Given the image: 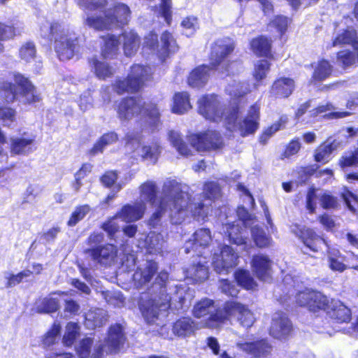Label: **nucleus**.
<instances>
[{
    "mask_svg": "<svg viewBox=\"0 0 358 358\" xmlns=\"http://www.w3.org/2000/svg\"><path fill=\"white\" fill-rule=\"evenodd\" d=\"M215 301L208 297L197 301L192 310V315L196 319L205 318L203 327L209 329H220L230 320L231 317H236L241 326L250 328L255 322L253 312L247 304L236 300H227L222 307H217L213 311Z\"/></svg>",
    "mask_w": 358,
    "mask_h": 358,
    "instance_id": "1",
    "label": "nucleus"
},
{
    "mask_svg": "<svg viewBox=\"0 0 358 358\" xmlns=\"http://www.w3.org/2000/svg\"><path fill=\"white\" fill-rule=\"evenodd\" d=\"M236 43L229 38L216 40L211 45L208 55L209 64L194 68L187 78V85L192 88L203 87L207 83L210 71H217L226 76L234 75L241 64L238 59L228 57L234 52Z\"/></svg>",
    "mask_w": 358,
    "mask_h": 358,
    "instance_id": "2",
    "label": "nucleus"
},
{
    "mask_svg": "<svg viewBox=\"0 0 358 358\" xmlns=\"http://www.w3.org/2000/svg\"><path fill=\"white\" fill-rule=\"evenodd\" d=\"M121 0H77L83 10L98 12L99 15H90L85 24L98 31L111 29L113 25H126L131 17L129 7Z\"/></svg>",
    "mask_w": 358,
    "mask_h": 358,
    "instance_id": "3",
    "label": "nucleus"
},
{
    "mask_svg": "<svg viewBox=\"0 0 358 358\" xmlns=\"http://www.w3.org/2000/svg\"><path fill=\"white\" fill-rule=\"evenodd\" d=\"M115 110L122 122L136 118V124L141 131L148 129L155 131L160 124V113L157 103H146L141 96H127L115 102Z\"/></svg>",
    "mask_w": 358,
    "mask_h": 358,
    "instance_id": "4",
    "label": "nucleus"
},
{
    "mask_svg": "<svg viewBox=\"0 0 358 358\" xmlns=\"http://www.w3.org/2000/svg\"><path fill=\"white\" fill-rule=\"evenodd\" d=\"M164 196L161 198L158 208L150 217L148 224L155 227L168 206L170 217L174 224H181L185 219L188 210V194L182 189L181 184L175 180H169L163 187Z\"/></svg>",
    "mask_w": 358,
    "mask_h": 358,
    "instance_id": "5",
    "label": "nucleus"
},
{
    "mask_svg": "<svg viewBox=\"0 0 358 358\" xmlns=\"http://www.w3.org/2000/svg\"><path fill=\"white\" fill-rule=\"evenodd\" d=\"M152 287L156 286L159 294L153 295L148 292L141 294L138 301L139 310L146 323L156 322L162 312H166L171 307L166 292L169 273L165 271L157 272Z\"/></svg>",
    "mask_w": 358,
    "mask_h": 358,
    "instance_id": "6",
    "label": "nucleus"
},
{
    "mask_svg": "<svg viewBox=\"0 0 358 358\" xmlns=\"http://www.w3.org/2000/svg\"><path fill=\"white\" fill-rule=\"evenodd\" d=\"M11 83L0 80V96L6 103H13L20 95L24 98V103L31 105L40 102L42 99L36 87L29 79L19 72L13 73Z\"/></svg>",
    "mask_w": 358,
    "mask_h": 358,
    "instance_id": "7",
    "label": "nucleus"
},
{
    "mask_svg": "<svg viewBox=\"0 0 358 358\" xmlns=\"http://www.w3.org/2000/svg\"><path fill=\"white\" fill-rule=\"evenodd\" d=\"M50 41L57 57L61 61H67L78 54L82 48V39L75 33L66 31L58 22H52L49 28Z\"/></svg>",
    "mask_w": 358,
    "mask_h": 358,
    "instance_id": "8",
    "label": "nucleus"
},
{
    "mask_svg": "<svg viewBox=\"0 0 358 358\" xmlns=\"http://www.w3.org/2000/svg\"><path fill=\"white\" fill-rule=\"evenodd\" d=\"M152 77L148 66L134 64L125 78H118L112 84L113 90L118 95L135 94L145 85V82Z\"/></svg>",
    "mask_w": 358,
    "mask_h": 358,
    "instance_id": "9",
    "label": "nucleus"
},
{
    "mask_svg": "<svg viewBox=\"0 0 358 358\" xmlns=\"http://www.w3.org/2000/svg\"><path fill=\"white\" fill-rule=\"evenodd\" d=\"M159 45L157 34L150 31L145 37L143 48L154 52L162 61H165L170 55L177 52L179 45L173 34L164 30L160 36Z\"/></svg>",
    "mask_w": 358,
    "mask_h": 358,
    "instance_id": "10",
    "label": "nucleus"
},
{
    "mask_svg": "<svg viewBox=\"0 0 358 358\" xmlns=\"http://www.w3.org/2000/svg\"><path fill=\"white\" fill-rule=\"evenodd\" d=\"M296 304L306 308L309 312L318 313L329 308V299L322 292L316 289L305 288L295 296Z\"/></svg>",
    "mask_w": 358,
    "mask_h": 358,
    "instance_id": "11",
    "label": "nucleus"
},
{
    "mask_svg": "<svg viewBox=\"0 0 358 358\" xmlns=\"http://www.w3.org/2000/svg\"><path fill=\"white\" fill-rule=\"evenodd\" d=\"M197 112L209 122L217 123L223 120L220 97L215 93L205 94L198 99Z\"/></svg>",
    "mask_w": 358,
    "mask_h": 358,
    "instance_id": "12",
    "label": "nucleus"
},
{
    "mask_svg": "<svg viewBox=\"0 0 358 358\" xmlns=\"http://www.w3.org/2000/svg\"><path fill=\"white\" fill-rule=\"evenodd\" d=\"M189 141L199 152L217 150L222 149L224 145L220 133L215 130L192 134L189 137Z\"/></svg>",
    "mask_w": 358,
    "mask_h": 358,
    "instance_id": "13",
    "label": "nucleus"
},
{
    "mask_svg": "<svg viewBox=\"0 0 358 358\" xmlns=\"http://www.w3.org/2000/svg\"><path fill=\"white\" fill-rule=\"evenodd\" d=\"M294 327L291 320L282 313L272 318L268 334L278 340H287L292 336Z\"/></svg>",
    "mask_w": 358,
    "mask_h": 358,
    "instance_id": "14",
    "label": "nucleus"
},
{
    "mask_svg": "<svg viewBox=\"0 0 358 358\" xmlns=\"http://www.w3.org/2000/svg\"><path fill=\"white\" fill-rule=\"evenodd\" d=\"M239 256L229 245H224L220 250V255L213 262V269L217 273H228L238 264Z\"/></svg>",
    "mask_w": 358,
    "mask_h": 358,
    "instance_id": "15",
    "label": "nucleus"
},
{
    "mask_svg": "<svg viewBox=\"0 0 358 358\" xmlns=\"http://www.w3.org/2000/svg\"><path fill=\"white\" fill-rule=\"evenodd\" d=\"M296 88L294 78L286 76L276 78L268 90L269 96L273 99H285L289 98Z\"/></svg>",
    "mask_w": 358,
    "mask_h": 358,
    "instance_id": "16",
    "label": "nucleus"
},
{
    "mask_svg": "<svg viewBox=\"0 0 358 358\" xmlns=\"http://www.w3.org/2000/svg\"><path fill=\"white\" fill-rule=\"evenodd\" d=\"M296 236L310 251L317 252L325 243L324 238L310 227L303 226L296 229Z\"/></svg>",
    "mask_w": 358,
    "mask_h": 358,
    "instance_id": "17",
    "label": "nucleus"
},
{
    "mask_svg": "<svg viewBox=\"0 0 358 358\" xmlns=\"http://www.w3.org/2000/svg\"><path fill=\"white\" fill-rule=\"evenodd\" d=\"M260 108L254 103L250 106L248 114L238 124V130L242 137L253 135L259 127Z\"/></svg>",
    "mask_w": 358,
    "mask_h": 358,
    "instance_id": "18",
    "label": "nucleus"
},
{
    "mask_svg": "<svg viewBox=\"0 0 358 358\" xmlns=\"http://www.w3.org/2000/svg\"><path fill=\"white\" fill-rule=\"evenodd\" d=\"M237 346L247 355L256 358L267 357L271 353L273 349V346L266 338L239 343Z\"/></svg>",
    "mask_w": 358,
    "mask_h": 358,
    "instance_id": "19",
    "label": "nucleus"
},
{
    "mask_svg": "<svg viewBox=\"0 0 358 358\" xmlns=\"http://www.w3.org/2000/svg\"><path fill=\"white\" fill-rule=\"evenodd\" d=\"M250 50L257 57H264L269 60L275 59L272 51V40L265 35H258L252 38L249 43Z\"/></svg>",
    "mask_w": 358,
    "mask_h": 358,
    "instance_id": "20",
    "label": "nucleus"
},
{
    "mask_svg": "<svg viewBox=\"0 0 358 358\" xmlns=\"http://www.w3.org/2000/svg\"><path fill=\"white\" fill-rule=\"evenodd\" d=\"M325 312L338 324L348 323L352 318L351 310L342 301L334 299L329 301V308Z\"/></svg>",
    "mask_w": 358,
    "mask_h": 358,
    "instance_id": "21",
    "label": "nucleus"
},
{
    "mask_svg": "<svg viewBox=\"0 0 358 358\" xmlns=\"http://www.w3.org/2000/svg\"><path fill=\"white\" fill-rule=\"evenodd\" d=\"M146 210L145 203L143 201L132 204H125L115 215L125 222H133L140 220L144 215Z\"/></svg>",
    "mask_w": 358,
    "mask_h": 358,
    "instance_id": "22",
    "label": "nucleus"
},
{
    "mask_svg": "<svg viewBox=\"0 0 358 358\" xmlns=\"http://www.w3.org/2000/svg\"><path fill=\"white\" fill-rule=\"evenodd\" d=\"M311 67L313 68L309 83L317 85L327 80L332 75L334 66L331 62L324 58H321L316 63H312Z\"/></svg>",
    "mask_w": 358,
    "mask_h": 358,
    "instance_id": "23",
    "label": "nucleus"
},
{
    "mask_svg": "<svg viewBox=\"0 0 358 358\" xmlns=\"http://www.w3.org/2000/svg\"><path fill=\"white\" fill-rule=\"evenodd\" d=\"M158 263L153 260H147L143 267H138L133 274V279L138 286L142 287L149 283L158 271Z\"/></svg>",
    "mask_w": 358,
    "mask_h": 358,
    "instance_id": "24",
    "label": "nucleus"
},
{
    "mask_svg": "<svg viewBox=\"0 0 358 358\" xmlns=\"http://www.w3.org/2000/svg\"><path fill=\"white\" fill-rule=\"evenodd\" d=\"M251 267L257 278L264 281L271 278L272 261L264 255H254L251 259Z\"/></svg>",
    "mask_w": 358,
    "mask_h": 358,
    "instance_id": "25",
    "label": "nucleus"
},
{
    "mask_svg": "<svg viewBox=\"0 0 358 358\" xmlns=\"http://www.w3.org/2000/svg\"><path fill=\"white\" fill-rule=\"evenodd\" d=\"M196 322L189 316H181L172 324L173 334L180 338L193 334L196 330Z\"/></svg>",
    "mask_w": 358,
    "mask_h": 358,
    "instance_id": "26",
    "label": "nucleus"
},
{
    "mask_svg": "<svg viewBox=\"0 0 358 358\" xmlns=\"http://www.w3.org/2000/svg\"><path fill=\"white\" fill-rule=\"evenodd\" d=\"M162 149L160 141L154 139L149 143L141 146V159L143 162L147 161L152 164H155L162 155Z\"/></svg>",
    "mask_w": 358,
    "mask_h": 358,
    "instance_id": "27",
    "label": "nucleus"
},
{
    "mask_svg": "<svg viewBox=\"0 0 358 358\" xmlns=\"http://www.w3.org/2000/svg\"><path fill=\"white\" fill-rule=\"evenodd\" d=\"M102 40L101 55L104 59L113 58L119 50L120 41L118 36L107 34L100 36Z\"/></svg>",
    "mask_w": 358,
    "mask_h": 358,
    "instance_id": "28",
    "label": "nucleus"
},
{
    "mask_svg": "<svg viewBox=\"0 0 358 358\" xmlns=\"http://www.w3.org/2000/svg\"><path fill=\"white\" fill-rule=\"evenodd\" d=\"M223 120L227 125L234 124L241 112V99L240 96L231 97L223 108Z\"/></svg>",
    "mask_w": 358,
    "mask_h": 358,
    "instance_id": "29",
    "label": "nucleus"
},
{
    "mask_svg": "<svg viewBox=\"0 0 358 358\" xmlns=\"http://www.w3.org/2000/svg\"><path fill=\"white\" fill-rule=\"evenodd\" d=\"M125 341L124 329L120 324H115L109 327L107 344L111 352H118Z\"/></svg>",
    "mask_w": 358,
    "mask_h": 358,
    "instance_id": "30",
    "label": "nucleus"
},
{
    "mask_svg": "<svg viewBox=\"0 0 358 358\" xmlns=\"http://www.w3.org/2000/svg\"><path fill=\"white\" fill-rule=\"evenodd\" d=\"M192 108L189 94L186 91L174 93L172 98L171 112L182 115Z\"/></svg>",
    "mask_w": 358,
    "mask_h": 358,
    "instance_id": "31",
    "label": "nucleus"
},
{
    "mask_svg": "<svg viewBox=\"0 0 358 358\" xmlns=\"http://www.w3.org/2000/svg\"><path fill=\"white\" fill-rule=\"evenodd\" d=\"M87 62L99 79L106 80L112 77L114 73L112 66L108 63L99 60L96 56L88 58Z\"/></svg>",
    "mask_w": 358,
    "mask_h": 358,
    "instance_id": "32",
    "label": "nucleus"
},
{
    "mask_svg": "<svg viewBox=\"0 0 358 358\" xmlns=\"http://www.w3.org/2000/svg\"><path fill=\"white\" fill-rule=\"evenodd\" d=\"M337 147L338 143L335 140L322 142L315 150L314 160L322 164L328 163L331 159V155Z\"/></svg>",
    "mask_w": 358,
    "mask_h": 358,
    "instance_id": "33",
    "label": "nucleus"
},
{
    "mask_svg": "<svg viewBox=\"0 0 358 358\" xmlns=\"http://www.w3.org/2000/svg\"><path fill=\"white\" fill-rule=\"evenodd\" d=\"M121 36L123 38L122 49L124 55L127 57L134 56L141 45L140 36L133 31H124Z\"/></svg>",
    "mask_w": 358,
    "mask_h": 358,
    "instance_id": "34",
    "label": "nucleus"
},
{
    "mask_svg": "<svg viewBox=\"0 0 358 358\" xmlns=\"http://www.w3.org/2000/svg\"><path fill=\"white\" fill-rule=\"evenodd\" d=\"M118 140L119 136L116 132L111 131L104 133L88 150V154L94 156L99 153H102L106 146L115 143Z\"/></svg>",
    "mask_w": 358,
    "mask_h": 358,
    "instance_id": "35",
    "label": "nucleus"
},
{
    "mask_svg": "<svg viewBox=\"0 0 358 358\" xmlns=\"http://www.w3.org/2000/svg\"><path fill=\"white\" fill-rule=\"evenodd\" d=\"M234 278L239 287L248 291L255 290L258 286L250 271L245 268L236 269L234 273Z\"/></svg>",
    "mask_w": 358,
    "mask_h": 358,
    "instance_id": "36",
    "label": "nucleus"
},
{
    "mask_svg": "<svg viewBox=\"0 0 358 358\" xmlns=\"http://www.w3.org/2000/svg\"><path fill=\"white\" fill-rule=\"evenodd\" d=\"M187 278L194 284L201 283L209 277L208 266L200 262L192 264L186 271Z\"/></svg>",
    "mask_w": 358,
    "mask_h": 358,
    "instance_id": "37",
    "label": "nucleus"
},
{
    "mask_svg": "<svg viewBox=\"0 0 358 358\" xmlns=\"http://www.w3.org/2000/svg\"><path fill=\"white\" fill-rule=\"evenodd\" d=\"M60 308L59 300L45 296L38 299L35 302V312L38 314H50L57 312Z\"/></svg>",
    "mask_w": 358,
    "mask_h": 358,
    "instance_id": "38",
    "label": "nucleus"
},
{
    "mask_svg": "<svg viewBox=\"0 0 358 358\" xmlns=\"http://www.w3.org/2000/svg\"><path fill=\"white\" fill-rule=\"evenodd\" d=\"M292 21V18L279 14L274 15L267 25L273 28L277 31L279 38L282 39L287 33Z\"/></svg>",
    "mask_w": 358,
    "mask_h": 358,
    "instance_id": "39",
    "label": "nucleus"
},
{
    "mask_svg": "<svg viewBox=\"0 0 358 358\" xmlns=\"http://www.w3.org/2000/svg\"><path fill=\"white\" fill-rule=\"evenodd\" d=\"M18 34L13 22L0 21V54L4 52L5 48L2 42L14 39Z\"/></svg>",
    "mask_w": 358,
    "mask_h": 358,
    "instance_id": "40",
    "label": "nucleus"
},
{
    "mask_svg": "<svg viewBox=\"0 0 358 358\" xmlns=\"http://www.w3.org/2000/svg\"><path fill=\"white\" fill-rule=\"evenodd\" d=\"M87 252L94 260L101 262L103 260H108L113 257L114 246L112 244L107 243L88 249Z\"/></svg>",
    "mask_w": 358,
    "mask_h": 358,
    "instance_id": "41",
    "label": "nucleus"
},
{
    "mask_svg": "<svg viewBox=\"0 0 358 358\" xmlns=\"http://www.w3.org/2000/svg\"><path fill=\"white\" fill-rule=\"evenodd\" d=\"M212 241L211 231L208 228H200L192 236V247L207 248Z\"/></svg>",
    "mask_w": 358,
    "mask_h": 358,
    "instance_id": "42",
    "label": "nucleus"
},
{
    "mask_svg": "<svg viewBox=\"0 0 358 358\" xmlns=\"http://www.w3.org/2000/svg\"><path fill=\"white\" fill-rule=\"evenodd\" d=\"M225 234L231 243L237 245H245L247 243V238L241 235V228L234 222L226 224Z\"/></svg>",
    "mask_w": 358,
    "mask_h": 358,
    "instance_id": "43",
    "label": "nucleus"
},
{
    "mask_svg": "<svg viewBox=\"0 0 358 358\" xmlns=\"http://www.w3.org/2000/svg\"><path fill=\"white\" fill-rule=\"evenodd\" d=\"M190 213L194 220L205 221L211 209V204H206L203 200L191 203Z\"/></svg>",
    "mask_w": 358,
    "mask_h": 358,
    "instance_id": "44",
    "label": "nucleus"
},
{
    "mask_svg": "<svg viewBox=\"0 0 358 358\" xmlns=\"http://www.w3.org/2000/svg\"><path fill=\"white\" fill-rule=\"evenodd\" d=\"M90 211L91 207L89 204L86 203L76 206L69 216L66 223L67 225L69 227L76 226L79 222L83 220Z\"/></svg>",
    "mask_w": 358,
    "mask_h": 358,
    "instance_id": "45",
    "label": "nucleus"
},
{
    "mask_svg": "<svg viewBox=\"0 0 358 358\" xmlns=\"http://www.w3.org/2000/svg\"><path fill=\"white\" fill-rule=\"evenodd\" d=\"M62 342L64 346L71 347L76 341L79 335V327L76 322H69L66 327Z\"/></svg>",
    "mask_w": 358,
    "mask_h": 358,
    "instance_id": "46",
    "label": "nucleus"
},
{
    "mask_svg": "<svg viewBox=\"0 0 358 358\" xmlns=\"http://www.w3.org/2000/svg\"><path fill=\"white\" fill-rule=\"evenodd\" d=\"M252 237L255 245L259 248H266L270 246L271 238L267 236L265 231L259 227L252 229Z\"/></svg>",
    "mask_w": 358,
    "mask_h": 358,
    "instance_id": "47",
    "label": "nucleus"
},
{
    "mask_svg": "<svg viewBox=\"0 0 358 358\" xmlns=\"http://www.w3.org/2000/svg\"><path fill=\"white\" fill-rule=\"evenodd\" d=\"M141 194L144 196L148 201L152 205H155L157 198V188L152 182H145L141 185Z\"/></svg>",
    "mask_w": 358,
    "mask_h": 358,
    "instance_id": "48",
    "label": "nucleus"
},
{
    "mask_svg": "<svg viewBox=\"0 0 358 358\" xmlns=\"http://www.w3.org/2000/svg\"><path fill=\"white\" fill-rule=\"evenodd\" d=\"M33 138H16L11 140L10 152L14 155H22L26 152V148L34 143Z\"/></svg>",
    "mask_w": 358,
    "mask_h": 358,
    "instance_id": "49",
    "label": "nucleus"
},
{
    "mask_svg": "<svg viewBox=\"0 0 358 358\" xmlns=\"http://www.w3.org/2000/svg\"><path fill=\"white\" fill-rule=\"evenodd\" d=\"M339 167L345 170L358 166V148L349 155H343L338 161Z\"/></svg>",
    "mask_w": 358,
    "mask_h": 358,
    "instance_id": "50",
    "label": "nucleus"
},
{
    "mask_svg": "<svg viewBox=\"0 0 358 358\" xmlns=\"http://www.w3.org/2000/svg\"><path fill=\"white\" fill-rule=\"evenodd\" d=\"M36 56V48L33 41H27L19 49V57L26 62H30Z\"/></svg>",
    "mask_w": 358,
    "mask_h": 358,
    "instance_id": "51",
    "label": "nucleus"
},
{
    "mask_svg": "<svg viewBox=\"0 0 358 358\" xmlns=\"http://www.w3.org/2000/svg\"><path fill=\"white\" fill-rule=\"evenodd\" d=\"M61 331V326L59 324H53L50 329L43 335L42 338V344L44 348H48L53 345L56 343V338Z\"/></svg>",
    "mask_w": 358,
    "mask_h": 358,
    "instance_id": "52",
    "label": "nucleus"
},
{
    "mask_svg": "<svg viewBox=\"0 0 358 358\" xmlns=\"http://www.w3.org/2000/svg\"><path fill=\"white\" fill-rule=\"evenodd\" d=\"M270 68L271 63L268 61L264 59L258 61L253 71V77L255 80L259 82L264 79L266 77V74L270 70Z\"/></svg>",
    "mask_w": 358,
    "mask_h": 358,
    "instance_id": "53",
    "label": "nucleus"
},
{
    "mask_svg": "<svg viewBox=\"0 0 358 358\" xmlns=\"http://www.w3.org/2000/svg\"><path fill=\"white\" fill-rule=\"evenodd\" d=\"M33 272L30 270H23L17 274H9L6 278L5 286L6 288L13 287L21 283L24 278L31 276Z\"/></svg>",
    "mask_w": 358,
    "mask_h": 358,
    "instance_id": "54",
    "label": "nucleus"
},
{
    "mask_svg": "<svg viewBox=\"0 0 358 358\" xmlns=\"http://www.w3.org/2000/svg\"><path fill=\"white\" fill-rule=\"evenodd\" d=\"M220 192V185L214 181L206 182L203 185V196L206 199L216 198Z\"/></svg>",
    "mask_w": 358,
    "mask_h": 358,
    "instance_id": "55",
    "label": "nucleus"
},
{
    "mask_svg": "<svg viewBox=\"0 0 358 358\" xmlns=\"http://www.w3.org/2000/svg\"><path fill=\"white\" fill-rule=\"evenodd\" d=\"M219 289L220 292L228 296H236L238 290L232 281L227 278H222L219 280Z\"/></svg>",
    "mask_w": 358,
    "mask_h": 358,
    "instance_id": "56",
    "label": "nucleus"
},
{
    "mask_svg": "<svg viewBox=\"0 0 358 358\" xmlns=\"http://www.w3.org/2000/svg\"><path fill=\"white\" fill-rule=\"evenodd\" d=\"M93 340L91 338H83L76 349L79 358H88L90 355Z\"/></svg>",
    "mask_w": 358,
    "mask_h": 358,
    "instance_id": "57",
    "label": "nucleus"
},
{
    "mask_svg": "<svg viewBox=\"0 0 358 358\" xmlns=\"http://www.w3.org/2000/svg\"><path fill=\"white\" fill-rule=\"evenodd\" d=\"M301 144L299 138L292 139L285 146V150L282 153L284 158H289L294 155H296L301 150Z\"/></svg>",
    "mask_w": 358,
    "mask_h": 358,
    "instance_id": "58",
    "label": "nucleus"
},
{
    "mask_svg": "<svg viewBox=\"0 0 358 358\" xmlns=\"http://www.w3.org/2000/svg\"><path fill=\"white\" fill-rule=\"evenodd\" d=\"M17 112L15 108L9 106H0V119L8 125L16 120Z\"/></svg>",
    "mask_w": 358,
    "mask_h": 358,
    "instance_id": "59",
    "label": "nucleus"
},
{
    "mask_svg": "<svg viewBox=\"0 0 358 358\" xmlns=\"http://www.w3.org/2000/svg\"><path fill=\"white\" fill-rule=\"evenodd\" d=\"M172 2L171 0H161L159 10L167 25L170 26L172 22Z\"/></svg>",
    "mask_w": 358,
    "mask_h": 358,
    "instance_id": "60",
    "label": "nucleus"
},
{
    "mask_svg": "<svg viewBox=\"0 0 358 358\" xmlns=\"http://www.w3.org/2000/svg\"><path fill=\"white\" fill-rule=\"evenodd\" d=\"M320 201L321 206L324 209H337L339 206L338 198L330 194H322Z\"/></svg>",
    "mask_w": 358,
    "mask_h": 358,
    "instance_id": "61",
    "label": "nucleus"
},
{
    "mask_svg": "<svg viewBox=\"0 0 358 358\" xmlns=\"http://www.w3.org/2000/svg\"><path fill=\"white\" fill-rule=\"evenodd\" d=\"M316 189L313 186L310 187L307 190L306 196V208L309 214H314L316 210Z\"/></svg>",
    "mask_w": 358,
    "mask_h": 358,
    "instance_id": "62",
    "label": "nucleus"
},
{
    "mask_svg": "<svg viewBox=\"0 0 358 358\" xmlns=\"http://www.w3.org/2000/svg\"><path fill=\"white\" fill-rule=\"evenodd\" d=\"M347 208L352 213L355 212V207L352 205L351 201H354L358 203V196L351 192L348 187H344L341 194Z\"/></svg>",
    "mask_w": 358,
    "mask_h": 358,
    "instance_id": "63",
    "label": "nucleus"
},
{
    "mask_svg": "<svg viewBox=\"0 0 358 358\" xmlns=\"http://www.w3.org/2000/svg\"><path fill=\"white\" fill-rule=\"evenodd\" d=\"M336 58L343 68L352 65L355 61V57L350 50H341L336 53Z\"/></svg>",
    "mask_w": 358,
    "mask_h": 358,
    "instance_id": "64",
    "label": "nucleus"
}]
</instances>
